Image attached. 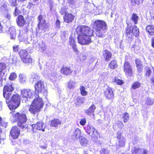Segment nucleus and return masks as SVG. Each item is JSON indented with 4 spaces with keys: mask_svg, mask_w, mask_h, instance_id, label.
<instances>
[{
    "mask_svg": "<svg viewBox=\"0 0 154 154\" xmlns=\"http://www.w3.org/2000/svg\"><path fill=\"white\" fill-rule=\"evenodd\" d=\"M33 94V92L29 89H23L21 91L22 96L26 98H31Z\"/></svg>",
    "mask_w": 154,
    "mask_h": 154,
    "instance_id": "14",
    "label": "nucleus"
},
{
    "mask_svg": "<svg viewBox=\"0 0 154 154\" xmlns=\"http://www.w3.org/2000/svg\"><path fill=\"white\" fill-rule=\"evenodd\" d=\"M140 83L139 82H135V88H139L140 86Z\"/></svg>",
    "mask_w": 154,
    "mask_h": 154,
    "instance_id": "57",
    "label": "nucleus"
},
{
    "mask_svg": "<svg viewBox=\"0 0 154 154\" xmlns=\"http://www.w3.org/2000/svg\"><path fill=\"white\" fill-rule=\"evenodd\" d=\"M139 35V31L138 28L135 26V37H137Z\"/></svg>",
    "mask_w": 154,
    "mask_h": 154,
    "instance_id": "48",
    "label": "nucleus"
},
{
    "mask_svg": "<svg viewBox=\"0 0 154 154\" xmlns=\"http://www.w3.org/2000/svg\"><path fill=\"white\" fill-rule=\"evenodd\" d=\"M86 123V120L85 118H84L81 119L80 122V124L82 126L84 125Z\"/></svg>",
    "mask_w": 154,
    "mask_h": 154,
    "instance_id": "47",
    "label": "nucleus"
},
{
    "mask_svg": "<svg viewBox=\"0 0 154 154\" xmlns=\"http://www.w3.org/2000/svg\"><path fill=\"white\" fill-rule=\"evenodd\" d=\"M19 79L21 82L23 83L25 81L26 77L25 75L22 74H20L19 76Z\"/></svg>",
    "mask_w": 154,
    "mask_h": 154,
    "instance_id": "42",
    "label": "nucleus"
},
{
    "mask_svg": "<svg viewBox=\"0 0 154 154\" xmlns=\"http://www.w3.org/2000/svg\"><path fill=\"white\" fill-rule=\"evenodd\" d=\"M10 119L13 122L17 121L18 126L21 128H26L28 125L26 124L27 119L26 114L22 112L15 113L12 111L9 113Z\"/></svg>",
    "mask_w": 154,
    "mask_h": 154,
    "instance_id": "2",
    "label": "nucleus"
},
{
    "mask_svg": "<svg viewBox=\"0 0 154 154\" xmlns=\"http://www.w3.org/2000/svg\"><path fill=\"white\" fill-rule=\"evenodd\" d=\"M154 102V100L151 98H148L146 99L145 104L146 105H152Z\"/></svg>",
    "mask_w": 154,
    "mask_h": 154,
    "instance_id": "36",
    "label": "nucleus"
},
{
    "mask_svg": "<svg viewBox=\"0 0 154 154\" xmlns=\"http://www.w3.org/2000/svg\"><path fill=\"white\" fill-rule=\"evenodd\" d=\"M75 83V82L72 81H70L68 83V87L69 89L74 88Z\"/></svg>",
    "mask_w": 154,
    "mask_h": 154,
    "instance_id": "37",
    "label": "nucleus"
},
{
    "mask_svg": "<svg viewBox=\"0 0 154 154\" xmlns=\"http://www.w3.org/2000/svg\"><path fill=\"white\" fill-rule=\"evenodd\" d=\"M125 139L122 138L121 139H120L119 140V146H122L124 145Z\"/></svg>",
    "mask_w": 154,
    "mask_h": 154,
    "instance_id": "44",
    "label": "nucleus"
},
{
    "mask_svg": "<svg viewBox=\"0 0 154 154\" xmlns=\"http://www.w3.org/2000/svg\"><path fill=\"white\" fill-rule=\"evenodd\" d=\"M39 79V77L38 76V75L36 73H33L31 75V76L30 78L31 81L32 82H34L37 81Z\"/></svg>",
    "mask_w": 154,
    "mask_h": 154,
    "instance_id": "29",
    "label": "nucleus"
},
{
    "mask_svg": "<svg viewBox=\"0 0 154 154\" xmlns=\"http://www.w3.org/2000/svg\"><path fill=\"white\" fill-rule=\"evenodd\" d=\"M86 132L91 137L97 138L99 136V133L95 129L90 125L85 127Z\"/></svg>",
    "mask_w": 154,
    "mask_h": 154,
    "instance_id": "9",
    "label": "nucleus"
},
{
    "mask_svg": "<svg viewBox=\"0 0 154 154\" xmlns=\"http://www.w3.org/2000/svg\"><path fill=\"white\" fill-rule=\"evenodd\" d=\"M5 17L8 20H10L11 18V14L8 13H7L5 15Z\"/></svg>",
    "mask_w": 154,
    "mask_h": 154,
    "instance_id": "53",
    "label": "nucleus"
},
{
    "mask_svg": "<svg viewBox=\"0 0 154 154\" xmlns=\"http://www.w3.org/2000/svg\"><path fill=\"white\" fill-rule=\"evenodd\" d=\"M20 130L17 126H13L10 132V136L13 139L17 138L20 134Z\"/></svg>",
    "mask_w": 154,
    "mask_h": 154,
    "instance_id": "11",
    "label": "nucleus"
},
{
    "mask_svg": "<svg viewBox=\"0 0 154 154\" xmlns=\"http://www.w3.org/2000/svg\"><path fill=\"white\" fill-rule=\"evenodd\" d=\"M35 97L29 109L30 112L34 114L39 112L44 105L42 98L39 96L38 94H35Z\"/></svg>",
    "mask_w": 154,
    "mask_h": 154,
    "instance_id": "3",
    "label": "nucleus"
},
{
    "mask_svg": "<svg viewBox=\"0 0 154 154\" xmlns=\"http://www.w3.org/2000/svg\"><path fill=\"white\" fill-rule=\"evenodd\" d=\"M60 21L57 19L56 22V25L57 28H59L60 27Z\"/></svg>",
    "mask_w": 154,
    "mask_h": 154,
    "instance_id": "52",
    "label": "nucleus"
},
{
    "mask_svg": "<svg viewBox=\"0 0 154 154\" xmlns=\"http://www.w3.org/2000/svg\"><path fill=\"white\" fill-rule=\"evenodd\" d=\"M87 58V55L85 53H81L80 54V59L81 61H83L86 60Z\"/></svg>",
    "mask_w": 154,
    "mask_h": 154,
    "instance_id": "39",
    "label": "nucleus"
},
{
    "mask_svg": "<svg viewBox=\"0 0 154 154\" xmlns=\"http://www.w3.org/2000/svg\"><path fill=\"white\" fill-rule=\"evenodd\" d=\"M124 71L128 76H131L132 75V71L131 66L128 62H126L124 64Z\"/></svg>",
    "mask_w": 154,
    "mask_h": 154,
    "instance_id": "12",
    "label": "nucleus"
},
{
    "mask_svg": "<svg viewBox=\"0 0 154 154\" xmlns=\"http://www.w3.org/2000/svg\"><path fill=\"white\" fill-rule=\"evenodd\" d=\"M132 20L133 21L135 22V14H132Z\"/></svg>",
    "mask_w": 154,
    "mask_h": 154,
    "instance_id": "62",
    "label": "nucleus"
},
{
    "mask_svg": "<svg viewBox=\"0 0 154 154\" xmlns=\"http://www.w3.org/2000/svg\"><path fill=\"white\" fill-rule=\"evenodd\" d=\"M79 139L80 143L82 146H86L88 142V140L84 137L82 136L79 137Z\"/></svg>",
    "mask_w": 154,
    "mask_h": 154,
    "instance_id": "26",
    "label": "nucleus"
},
{
    "mask_svg": "<svg viewBox=\"0 0 154 154\" xmlns=\"http://www.w3.org/2000/svg\"><path fill=\"white\" fill-rule=\"evenodd\" d=\"M34 6V4L32 2H29V4L28 5L27 7L29 8H30L32 7H33Z\"/></svg>",
    "mask_w": 154,
    "mask_h": 154,
    "instance_id": "56",
    "label": "nucleus"
},
{
    "mask_svg": "<svg viewBox=\"0 0 154 154\" xmlns=\"http://www.w3.org/2000/svg\"><path fill=\"white\" fill-rule=\"evenodd\" d=\"M19 54L23 62L24 63H30L32 61V58L26 50H21Z\"/></svg>",
    "mask_w": 154,
    "mask_h": 154,
    "instance_id": "8",
    "label": "nucleus"
},
{
    "mask_svg": "<svg viewBox=\"0 0 154 154\" xmlns=\"http://www.w3.org/2000/svg\"><path fill=\"white\" fill-rule=\"evenodd\" d=\"M143 0H135V4L139 5L141 4Z\"/></svg>",
    "mask_w": 154,
    "mask_h": 154,
    "instance_id": "54",
    "label": "nucleus"
},
{
    "mask_svg": "<svg viewBox=\"0 0 154 154\" xmlns=\"http://www.w3.org/2000/svg\"><path fill=\"white\" fill-rule=\"evenodd\" d=\"M101 154H109V151L105 149H102L100 151Z\"/></svg>",
    "mask_w": 154,
    "mask_h": 154,
    "instance_id": "45",
    "label": "nucleus"
},
{
    "mask_svg": "<svg viewBox=\"0 0 154 154\" xmlns=\"http://www.w3.org/2000/svg\"><path fill=\"white\" fill-rule=\"evenodd\" d=\"M9 32L10 33L11 38L14 39L16 36V29L14 27H12L10 28Z\"/></svg>",
    "mask_w": 154,
    "mask_h": 154,
    "instance_id": "25",
    "label": "nucleus"
},
{
    "mask_svg": "<svg viewBox=\"0 0 154 154\" xmlns=\"http://www.w3.org/2000/svg\"><path fill=\"white\" fill-rule=\"evenodd\" d=\"M121 134L120 132H118L117 134V137L119 140L120 139H121L122 138L121 137Z\"/></svg>",
    "mask_w": 154,
    "mask_h": 154,
    "instance_id": "55",
    "label": "nucleus"
},
{
    "mask_svg": "<svg viewBox=\"0 0 154 154\" xmlns=\"http://www.w3.org/2000/svg\"><path fill=\"white\" fill-rule=\"evenodd\" d=\"M124 122H127L129 119V116L127 113H125L123 116Z\"/></svg>",
    "mask_w": 154,
    "mask_h": 154,
    "instance_id": "43",
    "label": "nucleus"
},
{
    "mask_svg": "<svg viewBox=\"0 0 154 154\" xmlns=\"http://www.w3.org/2000/svg\"><path fill=\"white\" fill-rule=\"evenodd\" d=\"M18 45H15L13 47V50L14 52H17L18 51Z\"/></svg>",
    "mask_w": 154,
    "mask_h": 154,
    "instance_id": "50",
    "label": "nucleus"
},
{
    "mask_svg": "<svg viewBox=\"0 0 154 154\" xmlns=\"http://www.w3.org/2000/svg\"><path fill=\"white\" fill-rule=\"evenodd\" d=\"M81 132L79 128H76L74 132L73 136L76 139L79 138L81 136Z\"/></svg>",
    "mask_w": 154,
    "mask_h": 154,
    "instance_id": "28",
    "label": "nucleus"
},
{
    "mask_svg": "<svg viewBox=\"0 0 154 154\" xmlns=\"http://www.w3.org/2000/svg\"><path fill=\"white\" fill-rule=\"evenodd\" d=\"M38 46L41 52H44L46 49L47 47L45 43L43 41H41L39 42L37 47Z\"/></svg>",
    "mask_w": 154,
    "mask_h": 154,
    "instance_id": "17",
    "label": "nucleus"
},
{
    "mask_svg": "<svg viewBox=\"0 0 154 154\" xmlns=\"http://www.w3.org/2000/svg\"><path fill=\"white\" fill-rule=\"evenodd\" d=\"M6 67V65L5 63L4 62L0 63V76L2 79L3 75H4V73L2 72V70H5Z\"/></svg>",
    "mask_w": 154,
    "mask_h": 154,
    "instance_id": "24",
    "label": "nucleus"
},
{
    "mask_svg": "<svg viewBox=\"0 0 154 154\" xmlns=\"http://www.w3.org/2000/svg\"><path fill=\"white\" fill-rule=\"evenodd\" d=\"M105 94V97L108 99H112L114 97L113 92L111 88L108 87L106 89Z\"/></svg>",
    "mask_w": 154,
    "mask_h": 154,
    "instance_id": "13",
    "label": "nucleus"
},
{
    "mask_svg": "<svg viewBox=\"0 0 154 154\" xmlns=\"http://www.w3.org/2000/svg\"><path fill=\"white\" fill-rule=\"evenodd\" d=\"M49 63H47L45 65L44 67V69L42 68V67H40L41 69H43V70H44V72L48 74V76L50 77V79L54 81H56L59 79V75L57 74V72L55 71H50L49 69Z\"/></svg>",
    "mask_w": 154,
    "mask_h": 154,
    "instance_id": "6",
    "label": "nucleus"
},
{
    "mask_svg": "<svg viewBox=\"0 0 154 154\" xmlns=\"http://www.w3.org/2000/svg\"><path fill=\"white\" fill-rule=\"evenodd\" d=\"M11 103H8V106L11 110H13L17 108L20 105V96L17 94H12L10 98Z\"/></svg>",
    "mask_w": 154,
    "mask_h": 154,
    "instance_id": "5",
    "label": "nucleus"
},
{
    "mask_svg": "<svg viewBox=\"0 0 154 154\" xmlns=\"http://www.w3.org/2000/svg\"><path fill=\"white\" fill-rule=\"evenodd\" d=\"M61 123V122L59 120L55 119L50 121V125L51 126L56 127Z\"/></svg>",
    "mask_w": 154,
    "mask_h": 154,
    "instance_id": "23",
    "label": "nucleus"
},
{
    "mask_svg": "<svg viewBox=\"0 0 154 154\" xmlns=\"http://www.w3.org/2000/svg\"><path fill=\"white\" fill-rule=\"evenodd\" d=\"M113 82L119 85H122L123 83V81L117 78H115Z\"/></svg>",
    "mask_w": 154,
    "mask_h": 154,
    "instance_id": "38",
    "label": "nucleus"
},
{
    "mask_svg": "<svg viewBox=\"0 0 154 154\" xmlns=\"http://www.w3.org/2000/svg\"><path fill=\"white\" fill-rule=\"evenodd\" d=\"M76 100L78 104L81 105L84 103L85 99L84 97H77L76 98Z\"/></svg>",
    "mask_w": 154,
    "mask_h": 154,
    "instance_id": "32",
    "label": "nucleus"
},
{
    "mask_svg": "<svg viewBox=\"0 0 154 154\" xmlns=\"http://www.w3.org/2000/svg\"><path fill=\"white\" fill-rule=\"evenodd\" d=\"M152 46L154 48V37L152 38L151 39Z\"/></svg>",
    "mask_w": 154,
    "mask_h": 154,
    "instance_id": "59",
    "label": "nucleus"
},
{
    "mask_svg": "<svg viewBox=\"0 0 154 154\" xmlns=\"http://www.w3.org/2000/svg\"><path fill=\"white\" fill-rule=\"evenodd\" d=\"M72 72L69 68L67 67H63L61 69V72L62 73L66 75H68L71 74Z\"/></svg>",
    "mask_w": 154,
    "mask_h": 154,
    "instance_id": "27",
    "label": "nucleus"
},
{
    "mask_svg": "<svg viewBox=\"0 0 154 154\" xmlns=\"http://www.w3.org/2000/svg\"><path fill=\"white\" fill-rule=\"evenodd\" d=\"M17 76L16 74L14 72H13L11 74L9 77V79L11 80H14L17 78Z\"/></svg>",
    "mask_w": 154,
    "mask_h": 154,
    "instance_id": "41",
    "label": "nucleus"
},
{
    "mask_svg": "<svg viewBox=\"0 0 154 154\" xmlns=\"http://www.w3.org/2000/svg\"><path fill=\"white\" fill-rule=\"evenodd\" d=\"M139 18V17L138 16H137L135 14V24L137 23V22Z\"/></svg>",
    "mask_w": 154,
    "mask_h": 154,
    "instance_id": "63",
    "label": "nucleus"
},
{
    "mask_svg": "<svg viewBox=\"0 0 154 154\" xmlns=\"http://www.w3.org/2000/svg\"><path fill=\"white\" fill-rule=\"evenodd\" d=\"M119 126L120 128H122L124 126V125L122 122H120Z\"/></svg>",
    "mask_w": 154,
    "mask_h": 154,
    "instance_id": "60",
    "label": "nucleus"
},
{
    "mask_svg": "<svg viewBox=\"0 0 154 154\" xmlns=\"http://www.w3.org/2000/svg\"><path fill=\"white\" fill-rule=\"evenodd\" d=\"M38 19L39 21V23L38 24V26H42V24L45 22L44 19L42 15H39L38 17Z\"/></svg>",
    "mask_w": 154,
    "mask_h": 154,
    "instance_id": "35",
    "label": "nucleus"
},
{
    "mask_svg": "<svg viewBox=\"0 0 154 154\" xmlns=\"http://www.w3.org/2000/svg\"><path fill=\"white\" fill-rule=\"evenodd\" d=\"M16 21L17 25L20 26H24L25 23V21L22 15L19 16L18 17Z\"/></svg>",
    "mask_w": 154,
    "mask_h": 154,
    "instance_id": "18",
    "label": "nucleus"
},
{
    "mask_svg": "<svg viewBox=\"0 0 154 154\" xmlns=\"http://www.w3.org/2000/svg\"><path fill=\"white\" fill-rule=\"evenodd\" d=\"M43 124L41 122H38L36 124L32 125V127L33 129H36L38 130H42L43 131H45L44 128H43Z\"/></svg>",
    "mask_w": 154,
    "mask_h": 154,
    "instance_id": "20",
    "label": "nucleus"
},
{
    "mask_svg": "<svg viewBox=\"0 0 154 154\" xmlns=\"http://www.w3.org/2000/svg\"><path fill=\"white\" fill-rule=\"evenodd\" d=\"M96 109V107L94 105H92L88 109H85V113L89 116L93 114Z\"/></svg>",
    "mask_w": 154,
    "mask_h": 154,
    "instance_id": "19",
    "label": "nucleus"
},
{
    "mask_svg": "<svg viewBox=\"0 0 154 154\" xmlns=\"http://www.w3.org/2000/svg\"><path fill=\"white\" fill-rule=\"evenodd\" d=\"M142 149H138L137 150L135 149V152H137V153H138L139 152V153H141V154H143V152H142L140 151V150H141ZM144 150H145L147 151L146 150V149H144Z\"/></svg>",
    "mask_w": 154,
    "mask_h": 154,
    "instance_id": "58",
    "label": "nucleus"
},
{
    "mask_svg": "<svg viewBox=\"0 0 154 154\" xmlns=\"http://www.w3.org/2000/svg\"><path fill=\"white\" fill-rule=\"evenodd\" d=\"M42 25V26L41 25V26H38L39 29H44L47 28V25L45 23H43Z\"/></svg>",
    "mask_w": 154,
    "mask_h": 154,
    "instance_id": "46",
    "label": "nucleus"
},
{
    "mask_svg": "<svg viewBox=\"0 0 154 154\" xmlns=\"http://www.w3.org/2000/svg\"><path fill=\"white\" fill-rule=\"evenodd\" d=\"M20 13V11L17 8H15V16H17Z\"/></svg>",
    "mask_w": 154,
    "mask_h": 154,
    "instance_id": "51",
    "label": "nucleus"
},
{
    "mask_svg": "<svg viewBox=\"0 0 154 154\" xmlns=\"http://www.w3.org/2000/svg\"><path fill=\"white\" fill-rule=\"evenodd\" d=\"M69 41L70 45L72 47L73 49H75V42L74 39L71 36L69 38Z\"/></svg>",
    "mask_w": 154,
    "mask_h": 154,
    "instance_id": "31",
    "label": "nucleus"
},
{
    "mask_svg": "<svg viewBox=\"0 0 154 154\" xmlns=\"http://www.w3.org/2000/svg\"><path fill=\"white\" fill-rule=\"evenodd\" d=\"M94 31L86 26H78L75 33L78 35L79 43L82 45H88L91 42V36Z\"/></svg>",
    "mask_w": 154,
    "mask_h": 154,
    "instance_id": "1",
    "label": "nucleus"
},
{
    "mask_svg": "<svg viewBox=\"0 0 154 154\" xmlns=\"http://www.w3.org/2000/svg\"><path fill=\"white\" fill-rule=\"evenodd\" d=\"M35 94H36L37 92L38 93H42L43 94H45L47 92L44 82L41 81L37 82V84L35 85Z\"/></svg>",
    "mask_w": 154,
    "mask_h": 154,
    "instance_id": "10",
    "label": "nucleus"
},
{
    "mask_svg": "<svg viewBox=\"0 0 154 154\" xmlns=\"http://www.w3.org/2000/svg\"><path fill=\"white\" fill-rule=\"evenodd\" d=\"M0 122L1 125L2 126H3L5 127H6V126L7 125V123L6 122L4 123V122H2V118L0 116Z\"/></svg>",
    "mask_w": 154,
    "mask_h": 154,
    "instance_id": "49",
    "label": "nucleus"
},
{
    "mask_svg": "<svg viewBox=\"0 0 154 154\" xmlns=\"http://www.w3.org/2000/svg\"><path fill=\"white\" fill-rule=\"evenodd\" d=\"M81 93L83 96H85L87 94V92L85 90V88L84 87H81L80 88Z\"/></svg>",
    "mask_w": 154,
    "mask_h": 154,
    "instance_id": "40",
    "label": "nucleus"
},
{
    "mask_svg": "<svg viewBox=\"0 0 154 154\" xmlns=\"http://www.w3.org/2000/svg\"><path fill=\"white\" fill-rule=\"evenodd\" d=\"M94 26L96 30L97 36L103 38L104 31L106 28L105 22L102 20H97L94 22Z\"/></svg>",
    "mask_w": 154,
    "mask_h": 154,
    "instance_id": "4",
    "label": "nucleus"
},
{
    "mask_svg": "<svg viewBox=\"0 0 154 154\" xmlns=\"http://www.w3.org/2000/svg\"><path fill=\"white\" fill-rule=\"evenodd\" d=\"M146 30L149 35H154V26L152 25H149L147 26Z\"/></svg>",
    "mask_w": 154,
    "mask_h": 154,
    "instance_id": "22",
    "label": "nucleus"
},
{
    "mask_svg": "<svg viewBox=\"0 0 154 154\" xmlns=\"http://www.w3.org/2000/svg\"><path fill=\"white\" fill-rule=\"evenodd\" d=\"M14 90V88L12 85H9L5 86L3 89V94L4 97L6 99V102L7 104L9 103V100H7L10 99L12 96V91Z\"/></svg>",
    "mask_w": 154,
    "mask_h": 154,
    "instance_id": "7",
    "label": "nucleus"
},
{
    "mask_svg": "<svg viewBox=\"0 0 154 154\" xmlns=\"http://www.w3.org/2000/svg\"><path fill=\"white\" fill-rule=\"evenodd\" d=\"M109 67L111 69H114L117 67L116 62L115 60H112L109 65Z\"/></svg>",
    "mask_w": 154,
    "mask_h": 154,
    "instance_id": "30",
    "label": "nucleus"
},
{
    "mask_svg": "<svg viewBox=\"0 0 154 154\" xmlns=\"http://www.w3.org/2000/svg\"><path fill=\"white\" fill-rule=\"evenodd\" d=\"M135 63L137 71L139 73L141 72L142 71L143 69L142 63L140 60L138 59L136 60Z\"/></svg>",
    "mask_w": 154,
    "mask_h": 154,
    "instance_id": "21",
    "label": "nucleus"
},
{
    "mask_svg": "<svg viewBox=\"0 0 154 154\" xmlns=\"http://www.w3.org/2000/svg\"><path fill=\"white\" fill-rule=\"evenodd\" d=\"M140 151L142 152H143V154H147V151H146L145 150L142 149L140 150Z\"/></svg>",
    "mask_w": 154,
    "mask_h": 154,
    "instance_id": "61",
    "label": "nucleus"
},
{
    "mask_svg": "<svg viewBox=\"0 0 154 154\" xmlns=\"http://www.w3.org/2000/svg\"><path fill=\"white\" fill-rule=\"evenodd\" d=\"M103 58L106 61H109L112 57L111 53L108 51L105 50L103 51Z\"/></svg>",
    "mask_w": 154,
    "mask_h": 154,
    "instance_id": "16",
    "label": "nucleus"
},
{
    "mask_svg": "<svg viewBox=\"0 0 154 154\" xmlns=\"http://www.w3.org/2000/svg\"><path fill=\"white\" fill-rule=\"evenodd\" d=\"M135 89V84H134L132 86V89H131V91L132 92H134V89Z\"/></svg>",
    "mask_w": 154,
    "mask_h": 154,
    "instance_id": "64",
    "label": "nucleus"
},
{
    "mask_svg": "<svg viewBox=\"0 0 154 154\" xmlns=\"http://www.w3.org/2000/svg\"><path fill=\"white\" fill-rule=\"evenodd\" d=\"M18 38L20 41H25L27 37L25 34H23L20 32V35L18 36Z\"/></svg>",
    "mask_w": 154,
    "mask_h": 154,
    "instance_id": "33",
    "label": "nucleus"
},
{
    "mask_svg": "<svg viewBox=\"0 0 154 154\" xmlns=\"http://www.w3.org/2000/svg\"><path fill=\"white\" fill-rule=\"evenodd\" d=\"M74 16L71 14L66 13L64 17V20L65 22L69 23L73 20Z\"/></svg>",
    "mask_w": 154,
    "mask_h": 154,
    "instance_id": "15",
    "label": "nucleus"
},
{
    "mask_svg": "<svg viewBox=\"0 0 154 154\" xmlns=\"http://www.w3.org/2000/svg\"><path fill=\"white\" fill-rule=\"evenodd\" d=\"M145 75L149 77L151 72V68L146 66L145 68Z\"/></svg>",
    "mask_w": 154,
    "mask_h": 154,
    "instance_id": "34",
    "label": "nucleus"
}]
</instances>
